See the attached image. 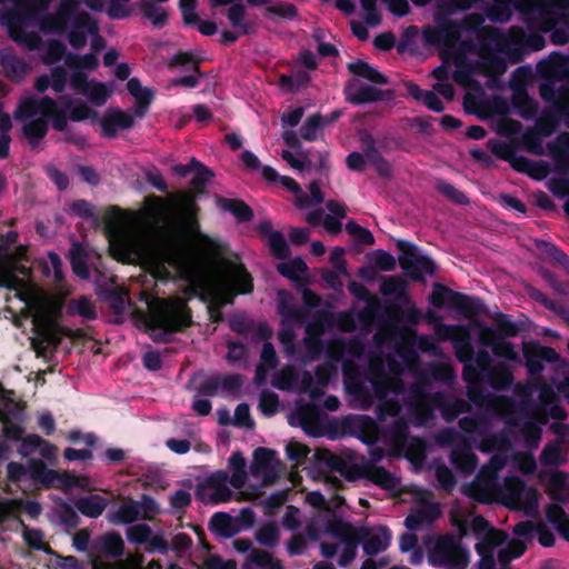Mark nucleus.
Listing matches in <instances>:
<instances>
[{
	"label": "nucleus",
	"instance_id": "79ce46f5",
	"mask_svg": "<svg viewBox=\"0 0 569 569\" xmlns=\"http://www.w3.org/2000/svg\"><path fill=\"white\" fill-rule=\"evenodd\" d=\"M303 116L302 108H295L283 113L281 121L283 129H292L295 128L301 120Z\"/></svg>",
	"mask_w": 569,
	"mask_h": 569
},
{
	"label": "nucleus",
	"instance_id": "dca6fc26",
	"mask_svg": "<svg viewBox=\"0 0 569 569\" xmlns=\"http://www.w3.org/2000/svg\"><path fill=\"white\" fill-rule=\"evenodd\" d=\"M347 98L353 103L372 102L381 97V91L375 84H366L360 79H352L346 88Z\"/></svg>",
	"mask_w": 569,
	"mask_h": 569
},
{
	"label": "nucleus",
	"instance_id": "6ab92c4d",
	"mask_svg": "<svg viewBox=\"0 0 569 569\" xmlns=\"http://www.w3.org/2000/svg\"><path fill=\"white\" fill-rule=\"evenodd\" d=\"M440 516L439 507L436 505L423 506L410 513L406 519L409 529H417L423 523H428Z\"/></svg>",
	"mask_w": 569,
	"mask_h": 569
},
{
	"label": "nucleus",
	"instance_id": "b1692460",
	"mask_svg": "<svg viewBox=\"0 0 569 569\" xmlns=\"http://www.w3.org/2000/svg\"><path fill=\"white\" fill-rule=\"evenodd\" d=\"M106 505L107 502L102 497L94 495L80 499L77 502V508L83 515L96 518L102 513V511L106 508Z\"/></svg>",
	"mask_w": 569,
	"mask_h": 569
},
{
	"label": "nucleus",
	"instance_id": "0eeeda50",
	"mask_svg": "<svg viewBox=\"0 0 569 569\" xmlns=\"http://www.w3.org/2000/svg\"><path fill=\"white\" fill-rule=\"evenodd\" d=\"M429 561L445 569H466L470 556L461 540L452 536L439 538L429 553Z\"/></svg>",
	"mask_w": 569,
	"mask_h": 569
},
{
	"label": "nucleus",
	"instance_id": "09e8293b",
	"mask_svg": "<svg viewBox=\"0 0 569 569\" xmlns=\"http://www.w3.org/2000/svg\"><path fill=\"white\" fill-rule=\"evenodd\" d=\"M20 507L17 501L0 502V521L16 516Z\"/></svg>",
	"mask_w": 569,
	"mask_h": 569
},
{
	"label": "nucleus",
	"instance_id": "49530a36",
	"mask_svg": "<svg viewBox=\"0 0 569 569\" xmlns=\"http://www.w3.org/2000/svg\"><path fill=\"white\" fill-rule=\"evenodd\" d=\"M69 116L71 120L81 121L96 117V112L86 104H80L71 109Z\"/></svg>",
	"mask_w": 569,
	"mask_h": 569
},
{
	"label": "nucleus",
	"instance_id": "f257e3e1",
	"mask_svg": "<svg viewBox=\"0 0 569 569\" xmlns=\"http://www.w3.org/2000/svg\"><path fill=\"white\" fill-rule=\"evenodd\" d=\"M154 210L166 217L149 230L137 214L117 211L112 216L109 247L117 260L139 262L161 279L174 270L189 282V291L201 290L217 306L252 290L251 278L238 257L199 232L191 204L171 214L167 204L157 200Z\"/></svg>",
	"mask_w": 569,
	"mask_h": 569
},
{
	"label": "nucleus",
	"instance_id": "f8f14e48",
	"mask_svg": "<svg viewBox=\"0 0 569 569\" xmlns=\"http://www.w3.org/2000/svg\"><path fill=\"white\" fill-rule=\"evenodd\" d=\"M133 123V117L119 109H108L99 121L101 134L108 138H114L119 131L131 128Z\"/></svg>",
	"mask_w": 569,
	"mask_h": 569
},
{
	"label": "nucleus",
	"instance_id": "ddd939ff",
	"mask_svg": "<svg viewBox=\"0 0 569 569\" xmlns=\"http://www.w3.org/2000/svg\"><path fill=\"white\" fill-rule=\"evenodd\" d=\"M327 208L332 214H328L326 218L321 219V214L318 212H309L306 216L307 222L311 224L322 223L326 231L337 234L341 230V219L346 216V208L342 203L337 201H328Z\"/></svg>",
	"mask_w": 569,
	"mask_h": 569
},
{
	"label": "nucleus",
	"instance_id": "9d476101",
	"mask_svg": "<svg viewBox=\"0 0 569 569\" xmlns=\"http://www.w3.org/2000/svg\"><path fill=\"white\" fill-rule=\"evenodd\" d=\"M399 260L401 267L415 278H422L425 274L435 272L433 261L423 256L415 246L403 250Z\"/></svg>",
	"mask_w": 569,
	"mask_h": 569
},
{
	"label": "nucleus",
	"instance_id": "72a5a7b5",
	"mask_svg": "<svg viewBox=\"0 0 569 569\" xmlns=\"http://www.w3.org/2000/svg\"><path fill=\"white\" fill-rule=\"evenodd\" d=\"M142 9L144 17L149 19L152 24L160 27L166 23L168 14L164 9L149 2L144 3Z\"/></svg>",
	"mask_w": 569,
	"mask_h": 569
},
{
	"label": "nucleus",
	"instance_id": "338daca9",
	"mask_svg": "<svg viewBox=\"0 0 569 569\" xmlns=\"http://www.w3.org/2000/svg\"><path fill=\"white\" fill-rule=\"evenodd\" d=\"M290 240L293 243L302 244L308 240V232L305 229L295 228L290 231Z\"/></svg>",
	"mask_w": 569,
	"mask_h": 569
},
{
	"label": "nucleus",
	"instance_id": "58836bf2",
	"mask_svg": "<svg viewBox=\"0 0 569 569\" xmlns=\"http://www.w3.org/2000/svg\"><path fill=\"white\" fill-rule=\"evenodd\" d=\"M197 0H180V10L186 24H196L198 16L196 13Z\"/></svg>",
	"mask_w": 569,
	"mask_h": 569
},
{
	"label": "nucleus",
	"instance_id": "7ed1b4c3",
	"mask_svg": "<svg viewBox=\"0 0 569 569\" xmlns=\"http://www.w3.org/2000/svg\"><path fill=\"white\" fill-rule=\"evenodd\" d=\"M472 526L477 530V551L480 560L475 569H493L498 553L499 562L505 566L511 559L521 556L526 549L527 542L536 536L539 542L545 547H550L555 542L553 535L542 525H533L530 521L521 522L513 529L515 538L507 541L506 535L497 529L489 528L488 522L481 517L472 519ZM501 569H510L502 567Z\"/></svg>",
	"mask_w": 569,
	"mask_h": 569
},
{
	"label": "nucleus",
	"instance_id": "a211bd4d",
	"mask_svg": "<svg viewBox=\"0 0 569 569\" xmlns=\"http://www.w3.org/2000/svg\"><path fill=\"white\" fill-rule=\"evenodd\" d=\"M348 69L355 74L353 79L369 80L373 84H385L387 82L385 76L362 60L349 63Z\"/></svg>",
	"mask_w": 569,
	"mask_h": 569
},
{
	"label": "nucleus",
	"instance_id": "4c0bfd02",
	"mask_svg": "<svg viewBox=\"0 0 569 569\" xmlns=\"http://www.w3.org/2000/svg\"><path fill=\"white\" fill-rule=\"evenodd\" d=\"M281 157L284 161H287L293 169L297 170H305L309 168L310 160L307 156H303L301 153H293L290 150H283L281 152Z\"/></svg>",
	"mask_w": 569,
	"mask_h": 569
},
{
	"label": "nucleus",
	"instance_id": "7c9ffc66",
	"mask_svg": "<svg viewBox=\"0 0 569 569\" xmlns=\"http://www.w3.org/2000/svg\"><path fill=\"white\" fill-rule=\"evenodd\" d=\"M367 161L370 162L377 170V172L383 178L392 177V167L391 164L383 159L379 153L373 150H368L366 152Z\"/></svg>",
	"mask_w": 569,
	"mask_h": 569
},
{
	"label": "nucleus",
	"instance_id": "a19ab883",
	"mask_svg": "<svg viewBox=\"0 0 569 569\" xmlns=\"http://www.w3.org/2000/svg\"><path fill=\"white\" fill-rule=\"evenodd\" d=\"M191 168L194 174L192 179L194 186L203 184L211 178V172L194 159H191Z\"/></svg>",
	"mask_w": 569,
	"mask_h": 569
},
{
	"label": "nucleus",
	"instance_id": "bf43d9fd",
	"mask_svg": "<svg viewBox=\"0 0 569 569\" xmlns=\"http://www.w3.org/2000/svg\"><path fill=\"white\" fill-rule=\"evenodd\" d=\"M167 446L177 453H186L190 449V443L187 440L170 439Z\"/></svg>",
	"mask_w": 569,
	"mask_h": 569
},
{
	"label": "nucleus",
	"instance_id": "a18cd8bd",
	"mask_svg": "<svg viewBox=\"0 0 569 569\" xmlns=\"http://www.w3.org/2000/svg\"><path fill=\"white\" fill-rule=\"evenodd\" d=\"M278 406V398L273 393H264L260 399V408L266 415H272Z\"/></svg>",
	"mask_w": 569,
	"mask_h": 569
},
{
	"label": "nucleus",
	"instance_id": "6e6d98bb",
	"mask_svg": "<svg viewBox=\"0 0 569 569\" xmlns=\"http://www.w3.org/2000/svg\"><path fill=\"white\" fill-rule=\"evenodd\" d=\"M362 8L366 12V19L369 23L376 24L379 19L375 11V0H361Z\"/></svg>",
	"mask_w": 569,
	"mask_h": 569
},
{
	"label": "nucleus",
	"instance_id": "2eb2a0df",
	"mask_svg": "<svg viewBox=\"0 0 569 569\" xmlns=\"http://www.w3.org/2000/svg\"><path fill=\"white\" fill-rule=\"evenodd\" d=\"M278 466L274 453L270 450L259 448L254 451L253 462L251 465V473L263 482L270 481L272 472Z\"/></svg>",
	"mask_w": 569,
	"mask_h": 569
},
{
	"label": "nucleus",
	"instance_id": "aec40b11",
	"mask_svg": "<svg viewBox=\"0 0 569 569\" xmlns=\"http://www.w3.org/2000/svg\"><path fill=\"white\" fill-rule=\"evenodd\" d=\"M390 543V533L385 528H377L369 532L368 539L363 546L369 555H376L388 548Z\"/></svg>",
	"mask_w": 569,
	"mask_h": 569
},
{
	"label": "nucleus",
	"instance_id": "5fc2aeb1",
	"mask_svg": "<svg viewBox=\"0 0 569 569\" xmlns=\"http://www.w3.org/2000/svg\"><path fill=\"white\" fill-rule=\"evenodd\" d=\"M287 452H288L290 458H292V459H300V458L307 456L308 449L303 445H301V443L290 442L287 446Z\"/></svg>",
	"mask_w": 569,
	"mask_h": 569
},
{
	"label": "nucleus",
	"instance_id": "c85d7f7f",
	"mask_svg": "<svg viewBox=\"0 0 569 569\" xmlns=\"http://www.w3.org/2000/svg\"><path fill=\"white\" fill-rule=\"evenodd\" d=\"M267 243L269 246V249L271 253L277 258H284L287 257L289 249L287 241L282 233L278 231L270 232L267 236Z\"/></svg>",
	"mask_w": 569,
	"mask_h": 569
},
{
	"label": "nucleus",
	"instance_id": "5701e85b",
	"mask_svg": "<svg viewBox=\"0 0 569 569\" xmlns=\"http://www.w3.org/2000/svg\"><path fill=\"white\" fill-rule=\"evenodd\" d=\"M547 518L559 533L569 541V518L558 505H551L547 510Z\"/></svg>",
	"mask_w": 569,
	"mask_h": 569
},
{
	"label": "nucleus",
	"instance_id": "a878e982",
	"mask_svg": "<svg viewBox=\"0 0 569 569\" xmlns=\"http://www.w3.org/2000/svg\"><path fill=\"white\" fill-rule=\"evenodd\" d=\"M229 463L232 469L230 483L232 487L239 489L244 485L246 481V460L240 453L236 452L230 457Z\"/></svg>",
	"mask_w": 569,
	"mask_h": 569
},
{
	"label": "nucleus",
	"instance_id": "412c9836",
	"mask_svg": "<svg viewBox=\"0 0 569 569\" xmlns=\"http://www.w3.org/2000/svg\"><path fill=\"white\" fill-rule=\"evenodd\" d=\"M310 81V76L307 71H295L291 74H281L279 77L278 86L281 91L292 93L306 87Z\"/></svg>",
	"mask_w": 569,
	"mask_h": 569
},
{
	"label": "nucleus",
	"instance_id": "bb28decb",
	"mask_svg": "<svg viewBox=\"0 0 569 569\" xmlns=\"http://www.w3.org/2000/svg\"><path fill=\"white\" fill-rule=\"evenodd\" d=\"M43 273L51 278L53 282L59 283L63 279L61 270V260L56 253H49L43 260Z\"/></svg>",
	"mask_w": 569,
	"mask_h": 569
},
{
	"label": "nucleus",
	"instance_id": "c03bdc74",
	"mask_svg": "<svg viewBox=\"0 0 569 569\" xmlns=\"http://www.w3.org/2000/svg\"><path fill=\"white\" fill-rule=\"evenodd\" d=\"M375 263L379 269L385 271H390L396 267L395 258L386 252H376Z\"/></svg>",
	"mask_w": 569,
	"mask_h": 569
},
{
	"label": "nucleus",
	"instance_id": "473e14b6",
	"mask_svg": "<svg viewBox=\"0 0 569 569\" xmlns=\"http://www.w3.org/2000/svg\"><path fill=\"white\" fill-rule=\"evenodd\" d=\"M433 76L438 79V83L435 84V90L447 98L448 100L453 99V89L450 84L443 83V80L448 78V73L445 67H439L433 70Z\"/></svg>",
	"mask_w": 569,
	"mask_h": 569
},
{
	"label": "nucleus",
	"instance_id": "423d86ee",
	"mask_svg": "<svg viewBox=\"0 0 569 569\" xmlns=\"http://www.w3.org/2000/svg\"><path fill=\"white\" fill-rule=\"evenodd\" d=\"M147 306L149 316L146 319V327L149 330L176 331L190 321L186 302L181 298L160 299L152 297L147 300Z\"/></svg>",
	"mask_w": 569,
	"mask_h": 569
},
{
	"label": "nucleus",
	"instance_id": "2f4dec72",
	"mask_svg": "<svg viewBox=\"0 0 569 569\" xmlns=\"http://www.w3.org/2000/svg\"><path fill=\"white\" fill-rule=\"evenodd\" d=\"M368 478L376 485L386 489H396L397 480L383 469H373L368 473Z\"/></svg>",
	"mask_w": 569,
	"mask_h": 569
},
{
	"label": "nucleus",
	"instance_id": "680f3d73",
	"mask_svg": "<svg viewBox=\"0 0 569 569\" xmlns=\"http://www.w3.org/2000/svg\"><path fill=\"white\" fill-rule=\"evenodd\" d=\"M261 358H262V361L266 363V366H268V367L274 366L276 351H274L272 345L266 343L263 346V349L261 352Z\"/></svg>",
	"mask_w": 569,
	"mask_h": 569
},
{
	"label": "nucleus",
	"instance_id": "4be33fe9",
	"mask_svg": "<svg viewBox=\"0 0 569 569\" xmlns=\"http://www.w3.org/2000/svg\"><path fill=\"white\" fill-rule=\"evenodd\" d=\"M278 271L282 276H284L293 281H300V280L305 279V277L307 274V266L302 259L295 258L290 261L279 263Z\"/></svg>",
	"mask_w": 569,
	"mask_h": 569
},
{
	"label": "nucleus",
	"instance_id": "0e129e2a",
	"mask_svg": "<svg viewBox=\"0 0 569 569\" xmlns=\"http://www.w3.org/2000/svg\"><path fill=\"white\" fill-rule=\"evenodd\" d=\"M495 352L499 356L506 357L508 359H515V351L510 343L501 342L495 347Z\"/></svg>",
	"mask_w": 569,
	"mask_h": 569
},
{
	"label": "nucleus",
	"instance_id": "864d4df0",
	"mask_svg": "<svg viewBox=\"0 0 569 569\" xmlns=\"http://www.w3.org/2000/svg\"><path fill=\"white\" fill-rule=\"evenodd\" d=\"M230 210L234 213V216L239 219V220H248L251 218L252 216V212L251 210L249 209V207H247L244 203L242 202H234V203H231L230 206Z\"/></svg>",
	"mask_w": 569,
	"mask_h": 569
},
{
	"label": "nucleus",
	"instance_id": "393cba45",
	"mask_svg": "<svg viewBox=\"0 0 569 569\" xmlns=\"http://www.w3.org/2000/svg\"><path fill=\"white\" fill-rule=\"evenodd\" d=\"M246 8L242 3H234L227 12L228 20L239 33H250L251 26L244 21Z\"/></svg>",
	"mask_w": 569,
	"mask_h": 569
},
{
	"label": "nucleus",
	"instance_id": "8fccbe9b",
	"mask_svg": "<svg viewBox=\"0 0 569 569\" xmlns=\"http://www.w3.org/2000/svg\"><path fill=\"white\" fill-rule=\"evenodd\" d=\"M517 468L523 473H531L536 469V462L529 455H523L517 459Z\"/></svg>",
	"mask_w": 569,
	"mask_h": 569
},
{
	"label": "nucleus",
	"instance_id": "774afa93",
	"mask_svg": "<svg viewBox=\"0 0 569 569\" xmlns=\"http://www.w3.org/2000/svg\"><path fill=\"white\" fill-rule=\"evenodd\" d=\"M71 209L74 213L81 217H88L91 214V207L84 201L73 202Z\"/></svg>",
	"mask_w": 569,
	"mask_h": 569
},
{
	"label": "nucleus",
	"instance_id": "13d9d810",
	"mask_svg": "<svg viewBox=\"0 0 569 569\" xmlns=\"http://www.w3.org/2000/svg\"><path fill=\"white\" fill-rule=\"evenodd\" d=\"M422 100L433 111L439 112L443 110L442 102L433 92H426Z\"/></svg>",
	"mask_w": 569,
	"mask_h": 569
},
{
	"label": "nucleus",
	"instance_id": "de8ad7c7",
	"mask_svg": "<svg viewBox=\"0 0 569 569\" xmlns=\"http://www.w3.org/2000/svg\"><path fill=\"white\" fill-rule=\"evenodd\" d=\"M233 422L238 426L249 427L250 422V413L249 407L247 405H239L234 411Z\"/></svg>",
	"mask_w": 569,
	"mask_h": 569
},
{
	"label": "nucleus",
	"instance_id": "ea45409f",
	"mask_svg": "<svg viewBox=\"0 0 569 569\" xmlns=\"http://www.w3.org/2000/svg\"><path fill=\"white\" fill-rule=\"evenodd\" d=\"M129 92L141 103H148L151 99V93L141 87L137 79H131L127 83Z\"/></svg>",
	"mask_w": 569,
	"mask_h": 569
},
{
	"label": "nucleus",
	"instance_id": "39448f33",
	"mask_svg": "<svg viewBox=\"0 0 569 569\" xmlns=\"http://www.w3.org/2000/svg\"><path fill=\"white\" fill-rule=\"evenodd\" d=\"M18 116L23 122V131L30 143L34 144L42 139L47 132V119L51 118L57 130H63L66 118L50 99L40 101L24 100L20 104Z\"/></svg>",
	"mask_w": 569,
	"mask_h": 569
},
{
	"label": "nucleus",
	"instance_id": "f704fd0d",
	"mask_svg": "<svg viewBox=\"0 0 569 569\" xmlns=\"http://www.w3.org/2000/svg\"><path fill=\"white\" fill-rule=\"evenodd\" d=\"M26 441L38 449L40 455L47 459H53L57 456L58 449L49 442L40 439L38 436H29Z\"/></svg>",
	"mask_w": 569,
	"mask_h": 569
},
{
	"label": "nucleus",
	"instance_id": "20e7f679",
	"mask_svg": "<svg viewBox=\"0 0 569 569\" xmlns=\"http://www.w3.org/2000/svg\"><path fill=\"white\" fill-rule=\"evenodd\" d=\"M468 495L481 502H499L508 508L535 512L539 502L536 489L526 487L519 479L509 478L502 486L496 487L489 480H478Z\"/></svg>",
	"mask_w": 569,
	"mask_h": 569
},
{
	"label": "nucleus",
	"instance_id": "c756f323",
	"mask_svg": "<svg viewBox=\"0 0 569 569\" xmlns=\"http://www.w3.org/2000/svg\"><path fill=\"white\" fill-rule=\"evenodd\" d=\"M323 124L325 121L320 116L313 114L309 117L300 129L302 138L306 140L317 139Z\"/></svg>",
	"mask_w": 569,
	"mask_h": 569
},
{
	"label": "nucleus",
	"instance_id": "1a4fd4ad",
	"mask_svg": "<svg viewBox=\"0 0 569 569\" xmlns=\"http://www.w3.org/2000/svg\"><path fill=\"white\" fill-rule=\"evenodd\" d=\"M68 38L72 47L81 48L91 37V47L98 51L104 47L103 40L97 34V26L86 14L77 16L68 21Z\"/></svg>",
	"mask_w": 569,
	"mask_h": 569
},
{
	"label": "nucleus",
	"instance_id": "603ef678",
	"mask_svg": "<svg viewBox=\"0 0 569 569\" xmlns=\"http://www.w3.org/2000/svg\"><path fill=\"white\" fill-rule=\"evenodd\" d=\"M391 12L397 16H405L409 10L407 0H383Z\"/></svg>",
	"mask_w": 569,
	"mask_h": 569
},
{
	"label": "nucleus",
	"instance_id": "6e6552de",
	"mask_svg": "<svg viewBox=\"0 0 569 569\" xmlns=\"http://www.w3.org/2000/svg\"><path fill=\"white\" fill-rule=\"evenodd\" d=\"M261 173L262 177L269 182L279 181L284 188L293 192L297 196L296 206L301 210L308 209L323 201L320 187L316 182H312L309 186L310 198H308L302 196L300 186L292 178L279 176L273 168L266 166L261 169Z\"/></svg>",
	"mask_w": 569,
	"mask_h": 569
},
{
	"label": "nucleus",
	"instance_id": "69168bd1",
	"mask_svg": "<svg viewBox=\"0 0 569 569\" xmlns=\"http://www.w3.org/2000/svg\"><path fill=\"white\" fill-rule=\"evenodd\" d=\"M144 365L150 370H157L161 367V359L158 353L149 352L146 353L144 358Z\"/></svg>",
	"mask_w": 569,
	"mask_h": 569
},
{
	"label": "nucleus",
	"instance_id": "f03ea898",
	"mask_svg": "<svg viewBox=\"0 0 569 569\" xmlns=\"http://www.w3.org/2000/svg\"><path fill=\"white\" fill-rule=\"evenodd\" d=\"M23 254L24 249L20 247L12 254L0 258V286L16 291V296L32 313L34 329L40 338L39 345H57L63 335L80 336V332L73 333L59 327L57 320L61 298L44 293L30 281V267L23 262Z\"/></svg>",
	"mask_w": 569,
	"mask_h": 569
},
{
	"label": "nucleus",
	"instance_id": "9b49d317",
	"mask_svg": "<svg viewBox=\"0 0 569 569\" xmlns=\"http://www.w3.org/2000/svg\"><path fill=\"white\" fill-rule=\"evenodd\" d=\"M228 477L217 473L209 478L198 490V497L203 502H224L230 499L231 491L227 487Z\"/></svg>",
	"mask_w": 569,
	"mask_h": 569
},
{
	"label": "nucleus",
	"instance_id": "37998d69",
	"mask_svg": "<svg viewBox=\"0 0 569 569\" xmlns=\"http://www.w3.org/2000/svg\"><path fill=\"white\" fill-rule=\"evenodd\" d=\"M71 263H72L73 271L78 277L83 278V279L88 278L89 270L82 261V258L79 253V248L72 249Z\"/></svg>",
	"mask_w": 569,
	"mask_h": 569
},
{
	"label": "nucleus",
	"instance_id": "3c124183",
	"mask_svg": "<svg viewBox=\"0 0 569 569\" xmlns=\"http://www.w3.org/2000/svg\"><path fill=\"white\" fill-rule=\"evenodd\" d=\"M345 250L341 248H335L330 253V261L335 268L341 272L346 270Z\"/></svg>",
	"mask_w": 569,
	"mask_h": 569
},
{
	"label": "nucleus",
	"instance_id": "c9c22d12",
	"mask_svg": "<svg viewBox=\"0 0 569 569\" xmlns=\"http://www.w3.org/2000/svg\"><path fill=\"white\" fill-rule=\"evenodd\" d=\"M64 83V74L62 72H54L51 78L40 77L37 80V89L39 91H44L49 87H52L54 91L60 92L63 88Z\"/></svg>",
	"mask_w": 569,
	"mask_h": 569
},
{
	"label": "nucleus",
	"instance_id": "e2e57ef3",
	"mask_svg": "<svg viewBox=\"0 0 569 569\" xmlns=\"http://www.w3.org/2000/svg\"><path fill=\"white\" fill-rule=\"evenodd\" d=\"M196 24H197L198 30L204 36L214 34L218 30L217 24L209 20L200 21L198 19V22Z\"/></svg>",
	"mask_w": 569,
	"mask_h": 569
},
{
	"label": "nucleus",
	"instance_id": "4468645a",
	"mask_svg": "<svg viewBox=\"0 0 569 569\" xmlns=\"http://www.w3.org/2000/svg\"><path fill=\"white\" fill-rule=\"evenodd\" d=\"M72 86L79 93L86 96L89 101L96 106L103 104L111 93V90L108 89L104 84L94 81H88L80 74L73 78Z\"/></svg>",
	"mask_w": 569,
	"mask_h": 569
},
{
	"label": "nucleus",
	"instance_id": "f3484780",
	"mask_svg": "<svg viewBox=\"0 0 569 569\" xmlns=\"http://www.w3.org/2000/svg\"><path fill=\"white\" fill-rule=\"evenodd\" d=\"M251 6H264L268 19H291L296 17L297 9L291 3L273 2L271 0H247Z\"/></svg>",
	"mask_w": 569,
	"mask_h": 569
},
{
	"label": "nucleus",
	"instance_id": "052dcab7",
	"mask_svg": "<svg viewBox=\"0 0 569 569\" xmlns=\"http://www.w3.org/2000/svg\"><path fill=\"white\" fill-rule=\"evenodd\" d=\"M242 162L244 166L249 169H259L260 168V160L259 158L252 153L251 151H243L241 154ZM263 167H261L262 169Z\"/></svg>",
	"mask_w": 569,
	"mask_h": 569
},
{
	"label": "nucleus",
	"instance_id": "e433bc0d",
	"mask_svg": "<svg viewBox=\"0 0 569 569\" xmlns=\"http://www.w3.org/2000/svg\"><path fill=\"white\" fill-rule=\"evenodd\" d=\"M347 231L360 243L362 244H372L373 243V236L371 232L356 222H348L346 226Z\"/></svg>",
	"mask_w": 569,
	"mask_h": 569
},
{
	"label": "nucleus",
	"instance_id": "cd10ccee",
	"mask_svg": "<svg viewBox=\"0 0 569 569\" xmlns=\"http://www.w3.org/2000/svg\"><path fill=\"white\" fill-rule=\"evenodd\" d=\"M68 312L72 315H79L87 319H92L96 317L94 306L86 297L70 301L68 306Z\"/></svg>",
	"mask_w": 569,
	"mask_h": 569
},
{
	"label": "nucleus",
	"instance_id": "4d7b16f0",
	"mask_svg": "<svg viewBox=\"0 0 569 569\" xmlns=\"http://www.w3.org/2000/svg\"><path fill=\"white\" fill-rule=\"evenodd\" d=\"M367 158L360 153L353 152L348 156L347 164L351 170H362L365 168Z\"/></svg>",
	"mask_w": 569,
	"mask_h": 569
}]
</instances>
